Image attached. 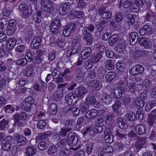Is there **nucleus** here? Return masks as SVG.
Returning a JSON list of instances; mask_svg holds the SVG:
<instances>
[{"instance_id":"nucleus-19","label":"nucleus","mask_w":156,"mask_h":156,"mask_svg":"<svg viewBox=\"0 0 156 156\" xmlns=\"http://www.w3.org/2000/svg\"><path fill=\"white\" fill-rule=\"evenodd\" d=\"M84 30L83 31L82 34L83 36V39L85 43L87 45H90L93 41V39L91 34L89 32H87Z\"/></svg>"},{"instance_id":"nucleus-50","label":"nucleus","mask_w":156,"mask_h":156,"mask_svg":"<svg viewBox=\"0 0 156 156\" xmlns=\"http://www.w3.org/2000/svg\"><path fill=\"white\" fill-rule=\"evenodd\" d=\"M116 69L119 71H123L125 69V65L124 62L120 63L117 62L116 64Z\"/></svg>"},{"instance_id":"nucleus-64","label":"nucleus","mask_w":156,"mask_h":156,"mask_svg":"<svg viewBox=\"0 0 156 156\" xmlns=\"http://www.w3.org/2000/svg\"><path fill=\"white\" fill-rule=\"evenodd\" d=\"M66 41L61 38H59L57 40V44L59 47H63L65 46Z\"/></svg>"},{"instance_id":"nucleus-1","label":"nucleus","mask_w":156,"mask_h":156,"mask_svg":"<svg viewBox=\"0 0 156 156\" xmlns=\"http://www.w3.org/2000/svg\"><path fill=\"white\" fill-rule=\"evenodd\" d=\"M147 95L146 93H141L138 97L135 98L134 100V105L136 108L141 109L145 104V101L147 98Z\"/></svg>"},{"instance_id":"nucleus-13","label":"nucleus","mask_w":156,"mask_h":156,"mask_svg":"<svg viewBox=\"0 0 156 156\" xmlns=\"http://www.w3.org/2000/svg\"><path fill=\"white\" fill-rule=\"evenodd\" d=\"M14 137L16 139L17 145L18 146H23L25 145L27 143V140L22 134L16 133L14 135Z\"/></svg>"},{"instance_id":"nucleus-22","label":"nucleus","mask_w":156,"mask_h":156,"mask_svg":"<svg viewBox=\"0 0 156 156\" xmlns=\"http://www.w3.org/2000/svg\"><path fill=\"white\" fill-rule=\"evenodd\" d=\"M41 37H36L32 40L31 42V47L33 49L39 48L41 45Z\"/></svg>"},{"instance_id":"nucleus-61","label":"nucleus","mask_w":156,"mask_h":156,"mask_svg":"<svg viewBox=\"0 0 156 156\" xmlns=\"http://www.w3.org/2000/svg\"><path fill=\"white\" fill-rule=\"evenodd\" d=\"M126 134L125 133H122V131H121L119 129H116L115 135L118 138H120L122 139L125 138Z\"/></svg>"},{"instance_id":"nucleus-55","label":"nucleus","mask_w":156,"mask_h":156,"mask_svg":"<svg viewBox=\"0 0 156 156\" xmlns=\"http://www.w3.org/2000/svg\"><path fill=\"white\" fill-rule=\"evenodd\" d=\"M103 55L101 53H98L92 58V62L94 63H96L102 57Z\"/></svg>"},{"instance_id":"nucleus-23","label":"nucleus","mask_w":156,"mask_h":156,"mask_svg":"<svg viewBox=\"0 0 156 156\" xmlns=\"http://www.w3.org/2000/svg\"><path fill=\"white\" fill-rule=\"evenodd\" d=\"M98 114V112L96 110L92 109L87 111L85 116L89 119H94Z\"/></svg>"},{"instance_id":"nucleus-62","label":"nucleus","mask_w":156,"mask_h":156,"mask_svg":"<svg viewBox=\"0 0 156 156\" xmlns=\"http://www.w3.org/2000/svg\"><path fill=\"white\" fill-rule=\"evenodd\" d=\"M72 45L73 47L75 46L81 45L79 37L77 36L74 37L72 41Z\"/></svg>"},{"instance_id":"nucleus-48","label":"nucleus","mask_w":156,"mask_h":156,"mask_svg":"<svg viewBox=\"0 0 156 156\" xmlns=\"http://www.w3.org/2000/svg\"><path fill=\"white\" fill-rule=\"evenodd\" d=\"M27 62H28V61L27 59L25 58L17 60L16 61V63L18 65L24 66L27 65Z\"/></svg>"},{"instance_id":"nucleus-8","label":"nucleus","mask_w":156,"mask_h":156,"mask_svg":"<svg viewBox=\"0 0 156 156\" xmlns=\"http://www.w3.org/2000/svg\"><path fill=\"white\" fill-rule=\"evenodd\" d=\"M12 138L10 136H8L4 138L2 141V149L4 151H9L11 150Z\"/></svg>"},{"instance_id":"nucleus-5","label":"nucleus","mask_w":156,"mask_h":156,"mask_svg":"<svg viewBox=\"0 0 156 156\" xmlns=\"http://www.w3.org/2000/svg\"><path fill=\"white\" fill-rule=\"evenodd\" d=\"M19 9L25 18L29 17L32 13L31 6L26 4L20 5Z\"/></svg>"},{"instance_id":"nucleus-21","label":"nucleus","mask_w":156,"mask_h":156,"mask_svg":"<svg viewBox=\"0 0 156 156\" xmlns=\"http://www.w3.org/2000/svg\"><path fill=\"white\" fill-rule=\"evenodd\" d=\"M146 126L144 124H140L134 127L135 131L139 135H143L146 132Z\"/></svg>"},{"instance_id":"nucleus-47","label":"nucleus","mask_w":156,"mask_h":156,"mask_svg":"<svg viewBox=\"0 0 156 156\" xmlns=\"http://www.w3.org/2000/svg\"><path fill=\"white\" fill-rule=\"evenodd\" d=\"M4 110L6 113H11L14 112L15 108L11 105H8L5 106Z\"/></svg>"},{"instance_id":"nucleus-27","label":"nucleus","mask_w":156,"mask_h":156,"mask_svg":"<svg viewBox=\"0 0 156 156\" xmlns=\"http://www.w3.org/2000/svg\"><path fill=\"white\" fill-rule=\"evenodd\" d=\"M6 46L8 50H12L15 47L16 42V39L14 38H9L5 42Z\"/></svg>"},{"instance_id":"nucleus-41","label":"nucleus","mask_w":156,"mask_h":156,"mask_svg":"<svg viewBox=\"0 0 156 156\" xmlns=\"http://www.w3.org/2000/svg\"><path fill=\"white\" fill-rule=\"evenodd\" d=\"M35 53L33 52H31L30 51H28L26 53L25 57L28 60V62H33L34 58Z\"/></svg>"},{"instance_id":"nucleus-51","label":"nucleus","mask_w":156,"mask_h":156,"mask_svg":"<svg viewBox=\"0 0 156 156\" xmlns=\"http://www.w3.org/2000/svg\"><path fill=\"white\" fill-rule=\"evenodd\" d=\"M88 106L84 103H82L79 105L80 110L82 113L86 112L88 109Z\"/></svg>"},{"instance_id":"nucleus-16","label":"nucleus","mask_w":156,"mask_h":156,"mask_svg":"<svg viewBox=\"0 0 156 156\" xmlns=\"http://www.w3.org/2000/svg\"><path fill=\"white\" fill-rule=\"evenodd\" d=\"M45 12L42 11L38 10L37 13L33 16V19L35 22L37 24H40L41 23V18H43L47 16Z\"/></svg>"},{"instance_id":"nucleus-37","label":"nucleus","mask_w":156,"mask_h":156,"mask_svg":"<svg viewBox=\"0 0 156 156\" xmlns=\"http://www.w3.org/2000/svg\"><path fill=\"white\" fill-rule=\"evenodd\" d=\"M53 6V3L52 4H50L49 5H46L44 6L41 7V10L42 12H45L47 16L48 15V13H50L52 10V7Z\"/></svg>"},{"instance_id":"nucleus-38","label":"nucleus","mask_w":156,"mask_h":156,"mask_svg":"<svg viewBox=\"0 0 156 156\" xmlns=\"http://www.w3.org/2000/svg\"><path fill=\"white\" fill-rule=\"evenodd\" d=\"M27 115L24 112H22L20 113H17L14 115L13 117L18 118L21 121L25 120L27 118Z\"/></svg>"},{"instance_id":"nucleus-46","label":"nucleus","mask_w":156,"mask_h":156,"mask_svg":"<svg viewBox=\"0 0 156 156\" xmlns=\"http://www.w3.org/2000/svg\"><path fill=\"white\" fill-rule=\"evenodd\" d=\"M57 147L55 145H52L49 147L47 151L48 155H52L57 152Z\"/></svg>"},{"instance_id":"nucleus-44","label":"nucleus","mask_w":156,"mask_h":156,"mask_svg":"<svg viewBox=\"0 0 156 156\" xmlns=\"http://www.w3.org/2000/svg\"><path fill=\"white\" fill-rule=\"evenodd\" d=\"M47 136L48 135L45 133H40L35 138L36 142H38L40 140L45 139Z\"/></svg>"},{"instance_id":"nucleus-9","label":"nucleus","mask_w":156,"mask_h":156,"mask_svg":"<svg viewBox=\"0 0 156 156\" xmlns=\"http://www.w3.org/2000/svg\"><path fill=\"white\" fill-rule=\"evenodd\" d=\"M67 141L69 145L73 146H75L78 141L77 135L73 132L68 134Z\"/></svg>"},{"instance_id":"nucleus-45","label":"nucleus","mask_w":156,"mask_h":156,"mask_svg":"<svg viewBox=\"0 0 156 156\" xmlns=\"http://www.w3.org/2000/svg\"><path fill=\"white\" fill-rule=\"evenodd\" d=\"M118 147L120 150L126 151L128 150V145L126 144L123 143L121 142L118 143L117 144Z\"/></svg>"},{"instance_id":"nucleus-3","label":"nucleus","mask_w":156,"mask_h":156,"mask_svg":"<svg viewBox=\"0 0 156 156\" xmlns=\"http://www.w3.org/2000/svg\"><path fill=\"white\" fill-rule=\"evenodd\" d=\"M61 26L60 19H55L52 22L50 26V30L51 33L54 34H57L60 31Z\"/></svg>"},{"instance_id":"nucleus-12","label":"nucleus","mask_w":156,"mask_h":156,"mask_svg":"<svg viewBox=\"0 0 156 156\" xmlns=\"http://www.w3.org/2000/svg\"><path fill=\"white\" fill-rule=\"evenodd\" d=\"M104 135V140L105 142L110 144L113 142L114 137L111 130L110 128H107L105 129Z\"/></svg>"},{"instance_id":"nucleus-43","label":"nucleus","mask_w":156,"mask_h":156,"mask_svg":"<svg viewBox=\"0 0 156 156\" xmlns=\"http://www.w3.org/2000/svg\"><path fill=\"white\" fill-rule=\"evenodd\" d=\"M71 27V25L69 24L66 26L63 29V34L65 37H68L70 36V29Z\"/></svg>"},{"instance_id":"nucleus-4","label":"nucleus","mask_w":156,"mask_h":156,"mask_svg":"<svg viewBox=\"0 0 156 156\" xmlns=\"http://www.w3.org/2000/svg\"><path fill=\"white\" fill-rule=\"evenodd\" d=\"M65 102L70 106L75 105L78 102L79 99L75 96L73 92L66 94L65 97Z\"/></svg>"},{"instance_id":"nucleus-26","label":"nucleus","mask_w":156,"mask_h":156,"mask_svg":"<svg viewBox=\"0 0 156 156\" xmlns=\"http://www.w3.org/2000/svg\"><path fill=\"white\" fill-rule=\"evenodd\" d=\"M130 39L129 41L130 44L131 45H134L136 44L137 42L138 43L139 38L138 34L135 32L131 33L130 35Z\"/></svg>"},{"instance_id":"nucleus-10","label":"nucleus","mask_w":156,"mask_h":156,"mask_svg":"<svg viewBox=\"0 0 156 156\" xmlns=\"http://www.w3.org/2000/svg\"><path fill=\"white\" fill-rule=\"evenodd\" d=\"M144 71V67L141 65L138 64L133 66L129 71V74L133 76L138 74H142Z\"/></svg>"},{"instance_id":"nucleus-30","label":"nucleus","mask_w":156,"mask_h":156,"mask_svg":"<svg viewBox=\"0 0 156 156\" xmlns=\"http://www.w3.org/2000/svg\"><path fill=\"white\" fill-rule=\"evenodd\" d=\"M91 51V49L90 47H87L84 48L82 52L81 58L83 59L88 58L90 55Z\"/></svg>"},{"instance_id":"nucleus-39","label":"nucleus","mask_w":156,"mask_h":156,"mask_svg":"<svg viewBox=\"0 0 156 156\" xmlns=\"http://www.w3.org/2000/svg\"><path fill=\"white\" fill-rule=\"evenodd\" d=\"M49 110L50 114L54 115L57 112L56 105L54 103L50 104Z\"/></svg>"},{"instance_id":"nucleus-49","label":"nucleus","mask_w":156,"mask_h":156,"mask_svg":"<svg viewBox=\"0 0 156 156\" xmlns=\"http://www.w3.org/2000/svg\"><path fill=\"white\" fill-rule=\"evenodd\" d=\"M9 121L5 119H3L2 120L0 121V129L3 130L5 129L8 126Z\"/></svg>"},{"instance_id":"nucleus-56","label":"nucleus","mask_w":156,"mask_h":156,"mask_svg":"<svg viewBox=\"0 0 156 156\" xmlns=\"http://www.w3.org/2000/svg\"><path fill=\"white\" fill-rule=\"evenodd\" d=\"M92 62V61L89 60L85 62L84 64V67L87 70L91 69L93 66Z\"/></svg>"},{"instance_id":"nucleus-58","label":"nucleus","mask_w":156,"mask_h":156,"mask_svg":"<svg viewBox=\"0 0 156 156\" xmlns=\"http://www.w3.org/2000/svg\"><path fill=\"white\" fill-rule=\"evenodd\" d=\"M156 115H155L151 114L148 117L147 120V122L150 125L152 126L154 123L155 120L156 119Z\"/></svg>"},{"instance_id":"nucleus-24","label":"nucleus","mask_w":156,"mask_h":156,"mask_svg":"<svg viewBox=\"0 0 156 156\" xmlns=\"http://www.w3.org/2000/svg\"><path fill=\"white\" fill-rule=\"evenodd\" d=\"M36 152V147L33 145H30L26 148L25 153L27 156H33Z\"/></svg>"},{"instance_id":"nucleus-33","label":"nucleus","mask_w":156,"mask_h":156,"mask_svg":"<svg viewBox=\"0 0 156 156\" xmlns=\"http://www.w3.org/2000/svg\"><path fill=\"white\" fill-rule=\"evenodd\" d=\"M156 105V100L152 101L147 102L146 103L145 109L146 111L147 112H149L152 107Z\"/></svg>"},{"instance_id":"nucleus-52","label":"nucleus","mask_w":156,"mask_h":156,"mask_svg":"<svg viewBox=\"0 0 156 156\" xmlns=\"http://www.w3.org/2000/svg\"><path fill=\"white\" fill-rule=\"evenodd\" d=\"M121 99L122 104L125 105H128L131 101V98L126 94L122 97Z\"/></svg>"},{"instance_id":"nucleus-31","label":"nucleus","mask_w":156,"mask_h":156,"mask_svg":"<svg viewBox=\"0 0 156 156\" xmlns=\"http://www.w3.org/2000/svg\"><path fill=\"white\" fill-rule=\"evenodd\" d=\"M119 38V35L117 34H115L112 35L109 40L108 43L111 46H113L115 44L117 43Z\"/></svg>"},{"instance_id":"nucleus-54","label":"nucleus","mask_w":156,"mask_h":156,"mask_svg":"<svg viewBox=\"0 0 156 156\" xmlns=\"http://www.w3.org/2000/svg\"><path fill=\"white\" fill-rule=\"evenodd\" d=\"M105 66L107 69L109 70H111L114 69V66L112 63L111 60L109 59L107 60L105 63Z\"/></svg>"},{"instance_id":"nucleus-59","label":"nucleus","mask_w":156,"mask_h":156,"mask_svg":"<svg viewBox=\"0 0 156 156\" xmlns=\"http://www.w3.org/2000/svg\"><path fill=\"white\" fill-rule=\"evenodd\" d=\"M46 124V122L44 120L41 119L37 123V127L39 129H43L45 127Z\"/></svg>"},{"instance_id":"nucleus-18","label":"nucleus","mask_w":156,"mask_h":156,"mask_svg":"<svg viewBox=\"0 0 156 156\" xmlns=\"http://www.w3.org/2000/svg\"><path fill=\"white\" fill-rule=\"evenodd\" d=\"M70 7L69 2H66L61 6L59 9V14L62 16H65L68 13V10Z\"/></svg>"},{"instance_id":"nucleus-42","label":"nucleus","mask_w":156,"mask_h":156,"mask_svg":"<svg viewBox=\"0 0 156 156\" xmlns=\"http://www.w3.org/2000/svg\"><path fill=\"white\" fill-rule=\"evenodd\" d=\"M72 128L66 129L65 128H61L60 131L59 133L57 134V135L58 136H62L65 137L66 136V133L69 131L71 130Z\"/></svg>"},{"instance_id":"nucleus-2","label":"nucleus","mask_w":156,"mask_h":156,"mask_svg":"<svg viewBox=\"0 0 156 156\" xmlns=\"http://www.w3.org/2000/svg\"><path fill=\"white\" fill-rule=\"evenodd\" d=\"M34 102V100L32 97H28L25 98L24 101L21 103L20 106L25 111H30Z\"/></svg>"},{"instance_id":"nucleus-17","label":"nucleus","mask_w":156,"mask_h":156,"mask_svg":"<svg viewBox=\"0 0 156 156\" xmlns=\"http://www.w3.org/2000/svg\"><path fill=\"white\" fill-rule=\"evenodd\" d=\"M148 51L141 49H137L133 53V57L135 58H139L146 57L148 55Z\"/></svg>"},{"instance_id":"nucleus-28","label":"nucleus","mask_w":156,"mask_h":156,"mask_svg":"<svg viewBox=\"0 0 156 156\" xmlns=\"http://www.w3.org/2000/svg\"><path fill=\"white\" fill-rule=\"evenodd\" d=\"M85 101L86 104L88 106L94 105L97 102L95 97L92 95H89L85 98Z\"/></svg>"},{"instance_id":"nucleus-34","label":"nucleus","mask_w":156,"mask_h":156,"mask_svg":"<svg viewBox=\"0 0 156 156\" xmlns=\"http://www.w3.org/2000/svg\"><path fill=\"white\" fill-rule=\"evenodd\" d=\"M116 76L115 73L114 71H110L108 72L105 76L106 80L109 83L111 82Z\"/></svg>"},{"instance_id":"nucleus-20","label":"nucleus","mask_w":156,"mask_h":156,"mask_svg":"<svg viewBox=\"0 0 156 156\" xmlns=\"http://www.w3.org/2000/svg\"><path fill=\"white\" fill-rule=\"evenodd\" d=\"M117 125L123 130H126L128 127L127 123L124 119L121 117H119L116 118Z\"/></svg>"},{"instance_id":"nucleus-35","label":"nucleus","mask_w":156,"mask_h":156,"mask_svg":"<svg viewBox=\"0 0 156 156\" xmlns=\"http://www.w3.org/2000/svg\"><path fill=\"white\" fill-rule=\"evenodd\" d=\"M67 142V141L66 139L59 138L57 143V147L60 148L65 147Z\"/></svg>"},{"instance_id":"nucleus-6","label":"nucleus","mask_w":156,"mask_h":156,"mask_svg":"<svg viewBox=\"0 0 156 156\" xmlns=\"http://www.w3.org/2000/svg\"><path fill=\"white\" fill-rule=\"evenodd\" d=\"M125 89L123 87H119L113 88L111 91L110 95L113 98H120L125 92Z\"/></svg>"},{"instance_id":"nucleus-40","label":"nucleus","mask_w":156,"mask_h":156,"mask_svg":"<svg viewBox=\"0 0 156 156\" xmlns=\"http://www.w3.org/2000/svg\"><path fill=\"white\" fill-rule=\"evenodd\" d=\"M63 94L62 92L59 93H55L52 94V99L56 101H60L63 97Z\"/></svg>"},{"instance_id":"nucleus-11","label":"nucleus","mask_w":156,"mask_h":156,"mask_svg":"<svg viewBox=\"0 0 156 156\" xmlns=\"http://www.w3.org/2000/svg\"><path fill=\"white\" fill-rule=\"evenodd\" d=\"M138 44L146 49H150L152 47L151 41L150 39L146 37H140Z\"/></svg>"},{"instance_id":"nucleus-53","label":"nucleus","mask_w":156,"mask_h":156,"mask_svg":"<svg viewBox=\"0 0 156 156\" xmlns=\"http://www.w3.org/2000/svg\"><path fill=\"white\" fill-rule=\"evenodd\" d=\"M149 139L151 141L156 142V130L152 129L150 132Z\"/></svg>"},{"instance_id":"nucleus-32","label":"nucleus","mask_w":156,"mask_h":156,"mask_svg":"<svg viewBox=\"0 0 156 156\" xmlns=\"http://www.w3.org/2000/svg\"><path fill=\"white\" fill-rule=\"evenodd\" d=\"M90 83L91 87L95 88L97 90H100L102 87L101 83L96 80H91Z\"/></svg>"},{"instance_id":"nucleus-15","label":"nucleus","mask_w":156,"mask_h":156,"mask_svg":"<svg viewBox=\"0 0 156 156\" xmlns=\"http://www.w3.org/2000/svg\"><path fill=\"white\" fill-rule=\"evenodd\" d=\"M86 89L83 86H80L76 88L75 90V96L78 99L83 98L87 93Z\"/></svg>"},{"instance_id":"nucleus-29","label":"nucleus","mask_w":156,"mask_h":156,"mask_svg":"<svg viewBox=\"0 0 156 156\" xmlns=\"http://www.w3.org/2000/svg\"><path fill=\"white\" fill-rule=\"evenodd\" d=\"M121 103L119 100L115 101L112 106L113 112L117 114L119 113V109L121 108Z\"/></svg>"},{"instance_id":"nucleus-25","label":"nucleus","mask_w":156,"mask_h":156,"mask_svg":"<svg viewBox=\"0 0 156 156\" xmlns=\"http://www.w3.org/2000/svg\"><path fill=\"white\" fill-rule=\"evenodd\" d=\"M101 101L105 105H109L112 102V98L111 96L107 94H104L102 95Z\"/></svg>"},{"instance_id":"nucleus-36","label":"nucleus","mask_w":156,"mask_h":156,"mask_svg":"<svg viewBox=\"0 0 156 156\" xmlns=\"http://www.w3.org/2000/svg\"><path fill=\"white\" fill-rule=\"evenodd\" d=\"M125 117L127 120L133 122L135 119V115L133 112L129 111L125 114Z\"/></svg>"},{"instance_id":"nucleus-7","label":"nucleus","mask_w":156,"mask_h":156,"mask_svg":"<svg viewBox=\"0 0 156 156\" xmlns=\"http://www.w3.org/2000/svg\"><path fill=\"white\" fill-rule=\"evenodd\" d=\"M74 74L75 80L79 83L84 81L86 79V73L80 68H78L76 69Z\"/></svg>"},{"instance_id":"nucleus-14","label":"nucleus","mask_w":156,"mask_h":156,"mask_svg":"<svg viewBox=\"0 0 156 156\" xmlns=\"http://www.w3.org/2000/svg\"><path fill=\"white\" fill-rule=\"evenodd\" d=\"M146 139L145 137L138 136L136 137L134 146L138 151L143 148V146L146 143Z\"/></svg>"},{"instance_id":"nucleus-57","label":"nucleus","mask_w":156,"mask_h":156,"mask_svg":"<svg viewBox=\"0 0 156 156\" xmlns=\"http://www.w3.org/2000/svg\"><path fill=\"white\" fill-rule=\"evenodd\" d=\"M112 12L111 11H105L102 13V17L104 19L108 20L111 18Z\"/></svg>"},{"instance_id":"nucleus-60","label":"nucleus","mask_w":156,"mask_h":156,"mask_svg":"<svg viewBox=\"0 0 156 156\" xmlns=\"http://www.w3.org/2000/svg\"><path fill=\"white\" fill-rule=\"evenodd\" d=\"M114 151L113 147L111 146L107 145L104 149L105 153H112Z\"/></svg>"},{"instance_id":"nucleus-63","label":"nucleus","mask_w":156,"mask_h":156,"mask_svg":"<svg viewBox=\"0 0 156 156\" xmlns=\"http://www.w3.org/2000/svg\"><path fill=\"white\" fill-rule=\"evenodd\" d=\"M74 16L76 18H80L84 16V13L82 11L78 10L75 11L73 13Z\"/></svg>"}]
</instances>
